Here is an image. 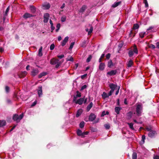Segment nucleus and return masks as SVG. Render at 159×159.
I'll return each instance as SVG.
<instances>
[{"label": "nucleus", "instance_id": "3", "mask_svg": "<svg viewBox=\"0 0 159 159\" xmlns=\"http://www.w3.org/2000/svg\"><path fill=\"white\" fill-rule=\"evenodd\" d=\"M24 116L23 113H22L19 116L17 114H15L14 115L13 117V119L16 122H19L20 120L22 119Z\"/></svg>", "mask_w": 159, "mask_h": 159}, {"label": "nucleus", "instance_id": "4", "mask_svg": "<svg viewBox=\"0 0 159 159\" xmlns=\"http://www.w3.org/2000/svg\"><path fill=\"white\" fill-rule=\"evenodd\" d=\"M134 48L133 50H130L129 51L128 54L129 57H131L134 54V53L136 54H138V50L136 45H134Z\"/></svg>", "mask_w": 159, "mask_h": 159}, {"label": "nucleus", "instance_id": "13", "mask_svg": "<svg viewBox=\"0 0 159 159\" xmlns=\"http://www.w3.org/2000/svg\"><path fill=\"white\" fill-rule=\"evenodd\" d=\"M109 87L111 89V90L114 91L115 89L117 87V86L116 84H115L112 83L110 84Z\"/></svg>", "mask_w": 159, "mask_h": 159}, {"label": "nucleus", "instance_id": "1", "mask_svg": "<svg viewBox=\"0 0 159 159\" xmlns=\"http://www.w3.org/2000/svg\"><path fill=\"white\" fill-rule=\"evenodd\" d=\"M136 114L138 116H141L143 110V106L141 104H136Z\"/></svg>", "mask_w": 159, "mask_h": 159}, {"label": "nucleus", "instance_id": "38", "mask_svg": "<svg viewBox=\"0 0 159 159\" xmlns=\"http://www.w3.org/2000/svg\"><path fill=\"white\" fill-rule=\"evenodd\" d=\"M146 34L145 32H141L139 34V36L141 38H143L144 37V35Z\"/></svg>", "mask_w": 159, "mask_h": 159}, {"label": "nucleus", "instance_id": "28", "mask_svg": "<svg viewBox=\"0 0 159 159\" xmlns=\"http://www.w3.org/2000/svg\"><path fill=\"white\" fill-rule=\"evenodd\" d=\"M102 96L103 98L105 99L106 98H108L109 97V95L105 92H103L102 94Z\"/></svg>", "mask_w": 159, "mask_h": 159}, {"label": "nucleus", "instance_id": "22", "mask_svg": "<svg viewBox=\"0 0 159 159\" xmlns=\"http://www.w3.org/2000/svg\"><path fill=\"white\" fill-rule=\"evenodd\" d=\"M133 61L131 60H129L127 63V66L128 67H130L132 66L133 64Z\"/></svg>", "mask_w": 159, "mask_h": 159}, {"label": "nucleus", "instance_id": "53", "mask_svg": "<svg viewBox=\"0 0 159 159\" xmlns=\"http://www.w3.org/2000/svg\"><path fill=\"white\" fill-rule=\"evenodd\" d=\"M66 20V18L65 17H62L61 18V20L62 22H64Z\"/></svg>", "mask_w": 159, "mask_h": 159}, {"label": "nucleus", "instance_id": "7", "mask_svg": "<svg viewBox=\"0 0 159 159\" xmlns=\"http://www.w3.org/2000/svg\"><path fill=\"white\" fill-rule=\"evenodd\" d=\"M157 134V133L155 131H150L148 134V136L149 137L152 138L155 137Z\"/></svg>", "mask_w": 159, "mask_h": 159}, {"label": "nucleus", "instance_id": "42", "mask_svg": "<svg viewBox=\"0 0 159 159\" xmlns=\"http://www.w3.org/2000/svg\"><path fill=\"white\" fill-rule=\"evenodd\" d=\"M105 128L107 129H109L110 128V125L109 124H106L104 125Z\"/></svg>", "mask_w": 159, "mask_h": 159}, {"label": "nucleus", "instance_id": "8", "mask_svg": "<svg viewBox=\"0 0 159 159\" xmlns=\"http://www.w3.org/2000/svg\"><path fill=\"white\" fill-rule=\"evenodd\" d=\"M96 118V116L93 113H91L89 116V120L90 121H93Z\"/></svg>", "mask_w": 159, "mask_h": 159}, {"label": "nucleus", "instance_id": "9", "mask_svg": "<svg viewBox=\"0 0 159 159\" xmlns=\"http://www.w3.org/2000/svg\"><path fill=\"white\" fill-rule=\"evenodd\" d=\"M58 61L59 60L58 59L53 58L50 60V62L52 65H55L57 63Z\"/></svg>", "mask_w": 159, "mask_h": 159}, {"label": "nucleus", "instance_id": "26", "mask_svg": "<svg viewBox=\"0 0 159 159\" xmlns=\"http://www.w3.org/2000/svg\"><path fill=\"white\" fill-rule=\"evenodd\" d=\"M121 109V108L119 107H116L115 108V111L116 113L119 114L120 113V111Z\"/></svg>", "mask_w": 159, "mask_h": 159}, {"label": "nucleus", "instance_id": "59", "mask_svg": "<svg viewBox=\"0 0 159 159\" xmlns=\"http://www.w3.org/2000/svg\"><path fill=\"white\" fill-rule=\"evenodd\" d=\"M150 47L153 49H154L156 48L155 46L154 45H153L152 44H151L150 45Z\"/></svg>", "mask_w": 159, "mask_h": 159}, {"label": "nucleus", "instance_id": "23", "mask_svg": "<svg viewBox=\"0 0 159 159\" xmlns=\"http://www.w3.org/2000/svg\"><path fill=\"white\" fill-rule=\"evenodd\" d=\"M121 3V2L120 1L118 2H115L112 6V7H116L118 6Z\"/></svg>", "mask_w": 159, "mask_h": 159}, {"label": "nucleus", "instance_id": "60", "mask_svg": "<svg viewBox=\"0 0 159 159\" xmlns=\"http://www.w3.org/2000/svg\"><path fill=\"white\" fill-rule=\"evenodd\" d=\"M120 89V87L119 86L116 92V93H115L116 95H117L118 94V93L119 92V90Z\"/></svg>", "mask_w": 159, "mask_h": 159}, {"label": "nucleus", "instance_id": "46", "mask_svg": "<svg viewBox=\"0 0 159 159\" xmlns=\"http://www.w3.org/2000/svg\"><path fill=\"white\" fill-rule=\"evenodd\" d=\"M9 9H10L9 7H8L6 10V11H5V16H7V13L9 10Z\"/></svg>", "mask_w": 159, "mask_h": 159}, {"label": "nucleus", "instance_id": "36", "mask_svg": "<svg viewBox=\"0 0 159 159\" xmlns=\"http://www.w3.org/2000/svg\"><path fill=\"white\" fill-rule=\"evenodd\" d=\"M132 159H137V154L135 152H134L132 154Z\"/></svg>", "mask_w": 159, "mask_h": 159}, {"label": "nucleus", "instance_id": "52", "mask_svg": "<svg viewBox=\"0 0 159 159\" xmlns=\"http://www.w3.org/2000/svg\"><path fill=\"white\" fill-rule=\"evenodd\" d=\"M37 103V101H35L34 102H33L32 103V104L31 105V106L32 107L34 106L35 105H36Z\"/></svg>", "mask_w": 159, "mask_h": 159}, {"label": "nucleus", "instance_id": "6", "mask_svg": "<svg viewBox=\"0 0 159 159\" xmlns=\"http://www.w3.org/2000/svg\"><path fill=\"white\" fill-rule=\"evenodd\" d=\"M43 22L45 23H47L49 20V14L48 13H46L44 15Z\"/></svg>", "mask_w": 159, "mask_h": 159}, {"label": "nucleus", "instance_id": "21", "mask_svg": "<svg viewBox=\"0 0 159 159\" xmlns=\"http://www.w3.org/2000/svg\"><path fill=\"white\" fill-rule=\"evenodd\" d=\"M93 106V103L92 102H91L90 104L87 106L86 110L87 111H89L91 108Z\"/></svg>", "mask_w": 159, "mask_h": 159}, {"label": "nucleus", "instance_id": "41", "mask_svg": "<svg viewBox=\"0 0 159 159\" xmlns=\"http://www.w3.org/2000/svg\"><path fill=\"white\" fill-rule=\"evenodd\" d=\"M75 44V42H73L71 43L70 46L69 48V49L70 50L72 48H73V46Z\"/></svg>", "mask_w": 159, "mask_h": 159}, {"label": "nucleus", "instance_id": "12", "mask_svg": "<svg viewBox=\"0 0 159 159\" xmlns=\"http://www.w3.org/2000/svg\"><path fill=\"white\" fill-rule=\"evenodd\" d=\"M68 39L69 37L68 36L64 38L62 42H61V46H64L66 44L67 42L68 41Z\"/></svg>", "mask_w": 159, "mask_h": 159}, {"label": "nucleus", "instance_id": "61", "mask_svg": "<svg viewBox=\"0 0 159 159\" xmlns=\"http://www.w3.org/2000/svg\"><path fill=\"white\" fill-rule=\"evenodd\" d=\"M105 115H106L105 111H102V113L101 116H104Z\"/></svg>", "mask_w": 159, "mask_h": 159}, {"label": "nucleus", "instance_id": "57", "mask_svg": "<svg viewBox=\"0 0 159 159\" xmlns=\"http://www.w3.org/2000/svg\"><path fill=\"white\" fill-rule=\"evenodd\" d=\"M56 64V68H58L60 64V63L58 62Z\"/></svg>", "mask_w": 159, "mask_h": 159}, {"label": "nucleus", "instance_id": "48", "mask_svg": "<svg viewBox=\"0 0 159 159\" xmlns=\"http://www.w3.org/2000/svg\"><path fill=\"white\" fill-rule=\"evenodd\" d=\"M132 114V112H129L128 113L127 116H128L129 118H130L131 117Z\"/></svg>", "mask_w": 159, "mask_h": 159}, {"label": "nucleus", "instance_id": "15", "mask_svg": "<svg viewBox=\"0 0 159 159\" xmlns=\"http://www.w3.org/2000/svg\"><path fill=\"white\" fill-rule=\"evenodd\" d=\"M43 8L44 9H48L50 7V5L49 3H44L43 5Z\"/></svg>", "mask_w": 159, "mask_h": 159}, {"label": "nucleus", "instance_id": "20", "mask_svg": "<svg viewBox=\"0 0 159 159\" xmlns=\"http://www.w3.org/2000/svg\"><path fill=\"white\" fill-rule=\"evenodd\" d=\"M82 112V111L81 109L78 110L77 112V113L76 115V117H79L81 114Z\"/></svg>", "mask_w": 159, "mask_h": 159}, {"label": "nucleus", "instance_id": "32", "mask_svg": "<svg viewBox=\"0 0 159 159\" xmlns=\"http://www.w3.org/2000/svg\"><path fill=\"white\" fill-rule=\"evenodd\" d=\"M77 134L79 136H81L82 137H83V133L82 131L79 129H78L77 131Z\"/></svg>", "mask_w": 159, "mask_h": 159}, {"label": "nucleus", "instance_id": "16", "mask_svg": "<svg viewBox=\"0 0 159 159\" xmlns=\"http://www.w3.org/2000/svg\"><path fill=\"white\" fill-rule=\"evenodd\" d=\"M38 70L37 69H33L31 72V75L33 76H35L38 73Z\"/></svg>", "mask_w": 159, "mask_h": 159}, {"label": "nucleus", "instance_id": "62", "mask_svg": "<svg viewBox=\"0 0 159 159\" xmlns=\"http://www.w3.org/2000/svg\"><path fill=\"white\" fill-rule=\"evenodd\" d=\"M67 61H73V57H70V58L69 59H68L67 60Z\"/></svg>", "mask_w": 159, "mask_h": 159}, {"label": "nucleus", "instance_id": "47", "mask_svg": "<svg viewBox=\"0 0 159 159\" xmlns=\"http://www.w3.org/2000/svg\"><path fill=\"white\" fill-rule=\"evenodd\" d=\"M144 2L145 4V7H147L148 6V4L147 0H144Z\"/></svg>", "mask_w": 159, "mask_h": 159}, {"label": "nucleus", "instance_id": "10", "mask_svg": "<svg viewBox=\"0 0 159 159\" xmlns=\"http://www.w3.org/2000/svg\"><path fill=\"white\" fill-rule=\"evenodd\" d=\"M34 16L28 13H25L23 16V17L25 19H27L28 18H30Z\"/></svg>", "mask_w": 159, "mask_h": 159}, {"label": "nucleus", "instance_id": "14", "mask_svg": "<svg viewBox=\"0 0 159 159\" xmlns=\"http://www.w3.org/2000/svg\"><path fill=\"white\" fill-rule=\"evenodd\" d=\"M38 94L39 97L41 96L42 94V86H39L38 87Z\"/></svg>", "mask_w": 159, "mask_h": 159}, {"label": "nucleus", "instance_id": "58", "mask_svg": "<svg viewBox=\"0 0 159 159\" xmlns=\"http://www.w3.org/2000/svg\"><path fill=\"white\" fill-rule=\"evenodd\" d=\"M83 137H84V135H87L88 134V132H84L83 133Z\"/></svg>", "mask_w": 159, "mask_h": 159}, {"label": "nucleus", "instance_id": "39", "mask_svg": "<svg viewBox=\"0 0 159 159\" xmlns=\"http://www.w3.org/2000/svg\"><path fill=\"white\" fill-rule=\"evenodd\" d=\"M84 121H82L81 122L79 125L80 127V128H83L84 127Z\"/></svg>", "mask_w": 159, "mask_h": 159}, {"label": "nucleus", "instance_id": "54", "mask_svg": "<svg viewBox=\"0 0 159 159\" xmlns=\"http://www.w3.org/2000/svg\"><path fill=\"white\" fill-rule=\"evenodd\" d=\"M87 75V74H84L81 76V78L82 79H83L85 77H86Z\"/></svg>", "mask_w": 159, "mask_h": 159}, {"label": "nucleus", "instance_id": "31", "mask_svg": "<svg viewBox=\"0 0 159 159\" xmlns=\"http://www.w3.org/2000/svg\"><path fill=\"white\" fill-rule=\"evenodd\" d=\"M27 74V72L24 71L23 72H22L20 75H19V76L20 78L23 77L24 76H25Z\"/></svg>", "mask_w": 159, "mask_h": 159}, {"label": "nucleus", "instance_id": "56", "mask_svg": "<svg viewBox=\"0 0 159 159\" xmlns=\"http://www.w3.org/2000/svg\"><path fill=\"white\" fill-rule=\"evenodd\" d=\"M154 159H159V156L154 155L153 157Z\"/></svg>", "mask_w": 159, "mask_h": 159}, {"label": "nucleus", "instance_id": "30", "mask_svg": "<svg viewBox=\"0 0 159 159\" xmlns=\"http://www.w3.org/2000/svg\"><path fill=\"white\" fill-rule=\"evenodd\" d=\"M47 73L46 72H43L41 73L39 75V78H41L43 76L46 75H47Z\"/></svg>", "mask_w": 159, "mask_h": 159}, {"label": "nucleus", "instance_id": "37", "mask_svg": "<svg viewBox=\"0 0 159 159\" xmlns=\"http://www.w3.org/2000/svg\"><path fill=\"white\" fill-rule=\"evenodd\" d=\"M60 27H61V25L60 24L58 23L57 24V26H56L57 29L56 30V32H57L59 31V30L60 28Z\"/></svg>", "mask_w": 159, "mask_h": 159}, {"label": "nucleus", "instance_id": "64", "mask_svg": "<svg viewBox=\"0 0 159 159\" xmlns=\"http://www.w3.org/2000/svg\"><path fill=\"white\" fill-rule=\"evenodd\" d=\"M156 45L157 48H159V42H157L156 43Z\"/></svg>", "mask_w": 159, "mask_h": 159}, {"label": "nucleus", "instance_id": "45", "mask_svg": "<svg viewBox=\"0 0 159 159\" xmlns=\"http://www.w3.org/2000/svg\"><path fill=\"white\" fill-rule=\"evenodd\" d=\"M10 88L9 87L6 86L5 87V91L7 93H8L9 92Z\"/></svg>", "mask_w": 159, "mask_h": 159}, {"label": "nucleus", "instance_id": "27", "mask_svg": "<svg viewBox=\"0 0 159 159\" xmlns=\"http://www.w3.org/2000/svg\"><path fill=\"white\" fill-rule=\"evenodd\" d=\"M86 8V6L85 5L83 6L80 9L79 11L80 12H83Z\"/></svg>", "mask_w": 159, "mask_h": 159}, {"label": "nucleus", "instance_id": "17", "mask_svg": "<svg viewBox=\"0 0 159 159\" xmlns=\"http://www.w3.org/2000/svg\"><path fill=\"white\" fill-rule=\"evenodd\" d=\"M105 64L103 63H101L100 64L99 69L100 70H103L105 68Z\"/></svg>", "mask_w": 159, "mask_h": 159}, {"label": "nucleus", "instance_id": "35", "mask_svg": "<svg viewBox=\"0 0 159 159\" xmlns=\"http://www.w3.org/2000/svg\"><path fill=\"white\" fill-rule=\"evenodd\" d=\"M139 27V25L138 24H135L134 25L133 28L134 30L138 29Z\"/></svg>", "mask_w": 159, "mask_h": 159}, {"label": "nucleus", "instance_id": "24", "mask_svg": "<svg viewBox=\"0 0 159 159\" xmlns=\"http://www.w3.org/2000/svg\"><path fill=\"white\" fill-rule=\"evenodd\" d=\"M30 9L31 12L33 13H34L36 11V9L35 7L32 6H30Z\"/></svg>", "mask_w": 159, "mask_h": 159}, {"label": "nucleus", "instance_id": "43", "mask_svg": "<svg viewBox=\"0 0 159 159\" xmlns=\"http://www.w3.org/2000/svg\"><path fill=\"white\" fill-rule=\"evenodd\" d=\"M55 48V45L54 44H52L50 46V49L51 50H53Z\"/></svg>", "mask_w": 159, "mask_h": 159}, {"label": "nucleus", "instance_id": "63", "mask_svg": "<svg viewBox=\"0 0 159 159\" xmlns=\"http://www.w3.org/2000/svg\"><path fill=\"white\" fill-rule=\"evenodd\" d=\"M146 130L147 131H149V132H150V131H153L151 129V128H147Z\"/></svg>", "mask_w": 159, "mask_h": 159}, {"label": "nucleus", "instance_id": "50", "mask_svg": "<svg viewBox=\"0 0 159 159\" xmlns=\"http://www.w3.org/2000/svg\"><path fill=\"white\" fill-rule=\"evenodd\" d=\"M114 91L111 90L110 91L108 94V95H109V96L112 95V93H113Z\"/></svg>", "mask_w": 159, "mask_h": 159}, {"label": "nucleus", "instance_id": "2", "mask_svg": "<svg viewBox=\"0 0 159 159\" xmlns=\"http://www.w3.org/2000/svg\"><path fill=\"white\" fill-rule=\"evenodd\" d=\"M87 99H85V97L84 98H80L78 99L75 100V101L73 102L76 104H79L80 105H82L83 103L85 104L86 102Z\"/></svg>", "mask_w": 159, "mask_h": 159}, {"label": "nucleus", "instance_id": "49", "mask_svg": "<svg viewBox=\"0 0 159 159\" xmlns=\"http://www.w3.org/2000/svg\"><path fill=\"white\" fill-rule=\"evenodd\" d=\"M87 85H84L81 88L80 90H83L84 89H86L87 88Z\"/></svg>", "mask_w": 159, "mask_h": 159}, {"label": "nucleus", "instance_id": "25", "mask_svg": "<svg viewBox=\"0 0 159 159\" xmlns=\"http://www.w3.org/2000/svg\"><path fill=\"white\" fill-rule=\"evenodd\" d=\"M43 49V47L42 46L40 47V48L39 50V53H38V55L39 57H41L43 55V53L42 52V50Z\"/></svg>", "mask_w": 159, "mask_h": 159}, {"label": "nucleus", "instance_id": "29", "mask_svg": "<svg viewBox=\"0 0 159 159\" xmlns=\"http://www.w3.org/2000/svg\"><path fill=\"white\" fill-rule=\"evenodd\" d=\"M93 27L91 26L90 27L89 30L88 29H86V31L87 32H88V34L89 35L93 31Z\"/></svg>", "mask_w": 159, "mask_h": 159}, {"label": "nucleus", "instance_id": "18", "mask_svg": "<svg viewBox=\"0 0 159 159\" xmlns=\"http://www.w3.org/2000/svg\"><path fill=\"white\" fill-rule=\"evenodd\" d=\"M6 124V123L5 120H0V127L5 126Z\"/></svg>", "mask_w": 159, "mask_h": 159}, {"label": "nucleus", "instance_id": "33", "mask_svg": "<svg viewBox=\"0 0 159 159\" xmlns=\"http://www.w3.org/2000/svg\"><path fill=\"white\" fill-rule=\"evenodd\" d=\"M113 63L111 60H110L108 62L107 66L108 67L111 68L113 66Z\"/></svg>", "mask_w": 159, "mask_h": 159}, {"label": "nucleus", "instance_id": "5", "mask_svg": "<svg viewBox=\"0 0 159 159\" xmlns=\"http://www.w3.org/2000/svg\"><path fill=\"white\" fill-rule=\"evenodd\" d=\"M117 73V71L116 70H112L111 71H108L107 72V75H109L110 76H112L115 75Z\"/></svg>", "mask_w": 159, "mask_h": 159}, {"label": "nucleus", "instance_id": "11", "mask_svg": "<svg viewBox=\"0 0 159 159\" xmlns=\"http://www.w3.org/2000/svg\"><path fill=\"white\" fill-rule=\"evenodd\" d=\"M76 93V94L74 97L73 101H75V100L77 99V98H80L81 97V94L80 92L78 91H77Z\"/></svg>", "mask_w": 159, "mask_h": 159}, {"label": "nucleus", "instance_id": "55", "mask_svg": "<svg viewBox=\"0 0 159 159\" xmlns=\"http://www.w3.org/2000/svg\"><path fill=\"white\" fill-rule=\"evenodd\" d=\"M64 55L62 54L58 56L57 57L60 59H61L64 57Z\"/></svg>", "mask_w": 159, "mask_h": 159}, {"label": "nucleus", "instance_id": "51", "mask_svg": "<svg viewBox=\"0 0 159 159\" xmlns=\"http://www.w3.org/2000/svg\"><path fill=\"white\" fill-rule=\"evenodd\" d=\"M111 54L110 53H108L106 56V58L107 59H109L110 57Z\"/></svg>", "mask_w": 159, "mask_h": 159}, {"label": "nucleus", "instance_id": "19", "mask_svg": "<svg viewBox=\"0 0 159 159\" xmlns=\"http://www.w3.org/2000/svg\"><path fill=\"white\" fill-rule=\"evenodd\" d=\"M88 43L87 40L83 41L81 43V46L83 48L85 47Z\"/></svg>", "mask_w": 159, "mask_h": 159}, {"label": "nucleus", "instance_id": "44", "mask_svg": "<svg viewBox=\"0 0 159 159\" xmlns=\"http://www.w3.org/2000/svg\"><path fill=\"white\" fill-rule=\"evenodd\" d=\"M146 139L145 136L144 135H143L142 136V140L143 142V143H144L145 140Z\"/></svg>", "mask_w": 159, "mask_h": 159}, {"label": "nucleus", "instance_id": "34", "mask_svg": "<svg viewBox=\"0 0 159 159\" xmlns=\"http://www.w3.org/2000/svg\"><path fill=\"white\" fill-rule=\"evenodd\" d=\"M128 125L130 128L132 130H134L135 129L134 127L133 124L132 123H128Z\"/></svg>", "mask_w": 159, "mask_h": 159}, {"label": "nucleus", "instance_id": "40", "mask_svg": "<svg viewBox=\"0 0 159 159\" xmlns=\"http://www.w3.org/2000/svg\"><path fill=\"white\" fill-rule=\"evenodd\" d=\"M92 57V56L91 55H89V57L87 59L86 62H89L91 59Z\"/></svg>", "mask_w": 159, "mask_h": 159}]
</instances>
